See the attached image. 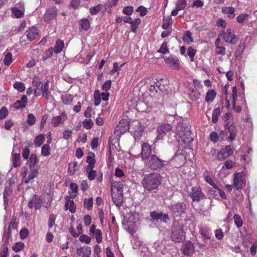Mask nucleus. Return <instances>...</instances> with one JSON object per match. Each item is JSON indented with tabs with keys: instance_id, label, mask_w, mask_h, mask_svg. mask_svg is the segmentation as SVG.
Listing matches in <instances>:
<instances>
[{
	"instance_id": "f257e3e1",
	"label": "nucleus",
	"mask_w": 257,
	"mask_h": 257,
	"mask_svg": "<svg viewBox=\"0 0 257 257\" xmlns=\"http://www.w3.org/2000/svg\"><path fill=\"white\" fill-rule=\"evenodd\" d=\"M162 177L158 173H153L146 175L143 179L142 184L148 191L156 189L161 185Z\"/></svg>"
},
{
	"instance_id": "f03ea898",
	"label": "nucleus",
	"mask_w": 257,
	"mask_h": 257,
	"mask_svg": "<svg viewBox=\"0 0 257 257\" xmlns=\"http://www.w3.org/2000/svg\"><path fill=\"white\" fill-rule=\"evenodd\" d=\"M176 130L183 142L189 143L193 141L191 137L190 126L188 124L183 121H179L177 123Z\"/></svg>"
},
{
	"instance_id": "7ed1b4c3",
	"label": "nucleus",
	"mask_w": 257,
	"mask_h": 257,
	"mask_svg": "<svg viewBox=\"0 0 257 257\" xmlns=\"http://www.w3.org/2000/svg\"><path fill=\"white\" fill-rule=\"evenodd\" d=\"M171 237L172 240L180 242L185 239L183 225L178 221L174 222L171 230Z\"/></svg>"
},
{
	"instance_id": "20e7f679",
	"label": "nucleus",
	"mask_w": 257,
	"mask_h": 257,
	"mask_svg": "<svg viewBox=\"0 0 257 257\" xmlns=\"http://www.w3.org/2000/svg\"><path fill=\"white\" fill-rule=\"evenodd\" d=\"M224 127V130L221 132L220 136L232 142L236 138L237 132L236 126L233 123L229 126H228V123H225Z\"/></svg>"
},
{
	"instance_id": "39448f33",
	"label": "nucleus",
	"mask_w": 257,
	"mask_h": 257,
	"mask_svg": "<svg viewBox=\"0 0 257 257\" xmlns=\"http://www.w3.org/2000/svg\"><path fill=\"white\" fill-rule=\"evenodd\" d=\"M166 161L160 159L156 155L151 157L145 163H146L148 167L152 170H158L162 169L165 165Z\"/></svg>"
},
{
	"instance_id": "423d86ee",
	"label": "nucleus",
	"mask_w": 257,
	"mask_h": 257,
	"mask_svg": "<svg viewBox=\"0 0 257 257\" xmlns=\"http://www.w3.org/2000/svg\"><path fill=\"white\" fill-rule=\"evenodd\" d=\"M153 150L151 146L148 143H143L142 144V151L141 157L143 161L146 162L151 157L155 154L153 153Z\"/></svg>"
},
{
	"instance_id": "0eeeda50",
	"label": "nucleus",
	"mask_w": 257,
	"mask_h": 257,
	"mask_svg": "<svg viewBox=\"0 0 257 257\" xmlns=\"http://www.w3.org/2000/svg\"><path fill=\"white\" fill-rule=\"evenodd\" d=\"M219 36H222L223 39L226 43L232 44H234L236 43V36L230 28H228L225 32H220Z\"/></svg>"
},
{
	"instance_id": "6e6552de",
	"label": "nucleus",
	"mask_w": 257,
	"mask_h": 257,
	"mask_svg": "<svg viewBox=\"0 0 257 257\" xmlns=\"http://www.w3.org/2000/svg\"><path fill=\"white\" fill-rule=\"evenodd\" d=\"M170 209L176 216H180L185 213L186 206L185 203L181 202L171 204Z\"/></svg>"
},
{
	"instance_id": "1a4fd4ad",
	"label": "nucleus",
	"mask_w": 257,
	"mask_h": 257,
	"mask_svg": "<svg viewBox=\"0 0 257 257\" xmlns=\"http://www.w3.org/2000/svg\"><path fill=\"white\" fill-rule=\"evenodd\" d=\"M191 190L192 191L190 192L189 196L191 198L193 201L199 202L204 198V195L200 187H192Z\"/></svg>"
},
{
	"instance_id": "9d476101",
	"label": "nucleus",
	"mask_w": 257,
	"mask_h": 257,
	"mask_svg": "<svg viewBox=\"0 0 257 257\" xmlns=\"http://www.w3.org/2000/svg\"><path fill=\"white\" fill-rule=\"evenodd\" d=\"M57 16V9L56 7H52L48 9L44 15L45 22L50 23L56 18Z\"/></svg>"
},
{
	"instance_id": "9b49d317",
	"label": "nucleus",
	"mask_w": 257,
	"mask_h": 257,
	"mask_svg": "<svg viewBox=\"0 0 257 257\" xmlns=\"http://www.w3.org/2000/svg\"><path fill=\"white\" fill-rule=\"evenodd\" d=\"M172 129L171 125L169 123H163L160 125L157 128L158 133L156 139H162L164 136Z\"/></svg>"
},
{
	"instance_id": "f8f14e48",
	"label": "nucleus",
	"mask_w": 257,
	"mask_h": 257,
	"mask_svg": "<svg viewBox=\"0 0 257 257\" xmlns=\"http://www.w3.org/2000/svg\"><path fill=\"white\" fill-rule=\"evenodd\" d=\"M150 216L154 220L163 221L165 223L168 222L170 219L168 214L163 212L159 213L155 211L150 213Z\"/></svg>"
},
{
	"instance_id": "ddd939ff",
	"label": "nucleus",
	"mask_w": 257,
	"mask_h": 257,
	"mask_svg": "<svg viewBox=\"0 0 257 257\" xmlns=\"http://www.w3.org/2000/svg\"><path fill=\"white\" fill-rule=\"evenodd\" d=\"M165 63L170 67L178 70L180 68V62L178 58L175 56H171L164 59Z\"/></svg>"
},
{
	"instance_id": "4468645a",
	"label": "nucleus",
	"mask_w": 257,
	"mask_h": 257,
	"mask_svg": "<svg viewBox=\"0 0 257 257\" xmlns=\"http://www.w3.org/2000/svg\"><path fill=\"white\" fill-rule=\"evenodd\" d=\"M233 153V150L230 146H227L225 148L221 149L217 154L218 158L220 160H224Z\"/></svg>"
},
{
	"instance_id": "2eb2a0df",
	"label": "nucleus",
	"mask_w": 257,
	"mask_h": 257,
	"mask_svg": "<svg viewBox=\"0 0 257 257\" xmlns=\"http://www.w3.org/2000/svg\"><path fill=\"white\" fill-rule=\"evenodd\" d=\"M234 175V186L237 190L241 189L244 185L243 175L241 173H235Z\"/></svg>"
},
{
	"instance_id": "dca6fc26",
	"label": "nucleus",
	"mask_w": 257,
	"mask_h": 257,
	"mask_svg": "<svg viewBox=\"0 0 257 257\" xmlns=\"http://www.w3.org/2000/svg\"><path fill=\"white\" fill-rule=\"evenodd\" d=\"M174 165L176 168H180L183 166L186 162V158L182 154L175 155L173 157Z\"/></svg>"
},
{
	"instance_id": "f3484780",
	"label": "nucleus",
	"mask_w": 257,
	"mask_h": 257,
	"mask_svg": "<svg viewBox=\"0 0 257 257\" xmlns=\"http://www.w3.org/2000/svg\"><path fill=\"white\" fill-rule=\"evenodd\" d=\"M111 195L115 205L118 207L121 206L123 201V193L113 191L111 192Z\"/></svg>"
},
{
	"instance_id": "a211bd4d",
	"label": "nucleus",
	"mask_w": 257,
	"mask_h": 257,
	"mask_svg": "<svg viewBox=\"0 0 257 257\" xmlns=\"http://www.w3.org/2000/svg\"><path fill=\"white\" fill-rule=\"evenodd\" d=\"M181 249L184 254L191 255L194 250V245L190 241L187 242L182 245Z\"/></svg>"
},
{
	"instance_id": "6ab92c4d",
	"label": "nucleus",
	"mask_w": 257,
	"mask_h": 257,
	"mask_svg": "<svg viewBox=\"0 0 257 257\" xmlns=\"http://www.w3.org/2000/svg\"><path fill=\"white\" fill-rule=\"evenodd\" d=\"M27 38L28 40H34L38 35V30L35 27H32L26 32Z\"/></svg>"
},
{
	"instance_id": "aec40b11",
	"label": "nucleus",
	"mask_w": 257,
	"mask_h": 257,
	"mask_svg": "<svg viewBox=\"0 0 257 257\" xmlns=\"http://www.w3.org/2000/svg\"><path fill=\"white\" fill-rule=\"evenodd\" d=\"M76 252L79 256L81 257H90L91 251L89 246L84 245L78 248Z\"/></svg>"
},
{
	"instance_id": "412c9836",
	"label": "nucleus",
	"mask_w": 257,
	"mask_h": 257,
	"mask_svg": "<svg viewBox=\"0 0 257 257\" xmlns=\"http://www.w3.org/2000/svg\"><path fill=\"white\" fill-rule=\"evenodd\" d=\"M67 119L66 115L62 113L61 115L56 116L53 117L52 119V125L54 126H57L59 124L63 123V122Z\"/></svg>"
},
{
	"instance_id": "4be33fe9",
	"label": "nucleus",
	"mask_w": 257,
	"mask_h": 257,
	"mask_svg": "<svg viewBox=\"0 0 257 257\" xmlns=\"http://www.w3.org/2000/svg\"><path fill=\"white\" fill-rule=\"evenodd\" d=\"M12 164L15 168H17L21 165V157L20 153H12Z\"/></svg>"
},
{
	"instance_id": "5701e85b",
	"label": "nucleus",
	"mask_w": 257,
	"mask_h": 257,
	"mask_svg": "<svg viewBox=\"0 0 257 257\" xmlns=\"http://www.w3.org/2000/svg\"><path fill=\"white\" fill-rule=\"evenodd\" d=\"M123 184L120 181H113L111 182V192L116 191V192L122 193Z\"/></svg>"
},
{
	"instance_id": "b1692460",
	"label": "nucleus",
	"mask_w": 257,
	"mask_h": 257,
	"mask_svg": "<svg viewBox=\"0 0 257 257\" xmlns=\"http://www.w3.org/2000/svg\"><path fill=\"white\" fill-rule=\"evenodd\" d=\"M163 80L164 79L162 78L160 81L156 79V81H153L155 86L158 89V91H160L161 92H164L167 90V87L164 84H162Z\"/></svg>"
},
{
	"instance_id": "393cba45",
	"label": "nucleus",
	"mask_w": 257,
	"mask_h": 257,
	"mask_svg": "<svg viewBox=\"0 0 257 257\" xmlns=\"http://www.w3.org/2000/svg\"><path fill=\"white\" fill-rule=\"evenodd\" d=\"M222 12L225 14H228V17L231 19L235 17L234 8L233 7H223Z\"/></svg>"
},
{
	"instance_id": "a878e982",
	"label": "nucleus",
	"mask_w": 257,
	"mask_h": 257,
	"mask_svg": "<svg viewBox=\"0 0 257 257\" xmlns=\"http://www.w3.org/2000/svg\"><path fill=\"white\" fill-rule=\"evenodd\" d=\"M38 174V172L36 169H31L29 171L28 176L24 180L26 184H28L32 180L36 178Z\"/></svg>"
},
{
	"instance_id": "bb28decb",
	"label": "nucleus",
	"mask_w": 257,
	"mask_h": 257,
	"mask_svg": "<svg viewBox=\"0 0 257 257\" xmlns=\"http://www.w3.org/2000/svg\"><path fill=\"white\" fill-rule=\"evenodd\" d=\"M64 47V44L62 40H58L56 41L54 48V52L56 54H58L62 51Z\"/></svg>"
},
{
	"instance_id": "cd10ccee",
	"label": "nucleus",
	"mask_w": 257,
	"mask_h": 257,
	"mask_svg": "<svg viewBox=\"0 0 257 257\" xmlns=\"http://www.w3.org/2000/svg\"><path fill=\"white\" fill-rule=\"evenodd\" d=\"M216 93L213 89H209L206 93L205 96V101L207 102H212L215 97Z\"/></svg>"
},
{
	"instance_id": "c85d7f7f",
	"label": "nucleus",
	"mask_w": 257,
	"mask_h": 257,
	"mask_svg": "<svg viewBox=\"0 0 257 257\" xmlns=\"http://www.w3.org/2000/svg\"><path fill=\"white\" fill-rule=\"evenodd\" d=\"M189 97L192 101H196L200 97V93L195 88H193L189 94Z\"/></svg>"
},
{
	"instance_id": "c756f323",
	"label": "nucleus",
	"mask_w": 257,
	"mask_h": 257,
	"mask_svg": "<svg viewBox=\"0 0 257 257\" xmlns=\"http://www.w3.org/2000/svg\"><path fill=\"white\" fill-rule=\"evenodd\" d=\"M33 200L34 201V207L36 209H40L42 206V200L40 198V197L38 196H37L36 195H34L33 197Z\"/></svg>"
},
{
	"instance_id": "7c9ffc66",
	"label": "nucleus",
	"mask_w": 257,
	"mask_h": 257,
	"mask_svg": "<svg viewBox=\"0 0 257 257\" xmlns=\"http://www.w3.org/2000/svg\"><path fill=\"white\" fill-rule=\"evenodd\" d=\"M220 113V109L219 107H217L213 110L212 115V121L215 123L218 120V116Z\"/></svg>"
},
{
	"instance_id": "2f4dec72",
	"label": "nucleus",
	"mask_w": 257,
	"mask_h": 257,
	"mask_svg": "<svg viewBox=\"0 0 257 257\" xmlns=\"http://www.w3.org/2000/svg\"><path fill=\"white\" fill-rule=\"evenodd\" d=\"M79 24L81 29L85 31H87L90 27V23L86 19L81 20L80 21Z\"/></svg>"
},
{
	"instance_id": "473e14b6",
	"label": "nucleus",
	"mask_w": 257,
	"mask_h": 257,
	"mask_svg": "<svg viewBox=\"0 0 257 257\" xmlns=\"http://www.w3.org/2000/svg\"><path fill=\"white\" fill-rule=\"evenodd\" d=\"M61 100L62 102L65 104H70L73 100V97L70 94H66L65 95L62 96Z\"/></svg>"
},
{
	"instance_id": "72a5a7b5",
	"label": "nucleus",
	"mask_w": 257,
	"mask_h": 257,
	"mask_svg": "<svg viewBox=\"0 0 257 257\" xmlns=\"http://www.w3.org/2000/svg\"><path fill=\"white\" fill-rule=\"evenodd\" d=\"M183 39L184 41L187 43V44H190L193 42V39L192 37V33L189 31H186V33L183 37Z\"/></svg>"
},
{
	"instance_id": "f704fd0d",
	"label": "nucleus",
	"mask_w": 257,
	"mask_h": 257,
	"mask_svg": "<svg viewBox=\"0 0 257 257\" xmlns=\"http://www.w3.org/2000/svg\"><path fill=\"white\" fill-rule=\"evenodd\" d=\"M12 11L15 17L17 18H21L23 17L24 15V10H19L16 7H14Z\"/></svg>"
},
{
	"instance_id": "c9c22d12",
	"label": "nucleus",
	"mask_w": 257,
	"mask_h": 257,
	"mask_svg": "<svg viewBox=\"0 0 257 257\" xmlns=\"http://www.w3.org/2000/svg\"><path fill=\"white\" fill-rule=\"evenodd\" d=\"M65 206L66 209H68L71 212L73 213L75 211V207L73 200H68L66 201Z\"/></svg>"
},
{
	"instance_id": "e433bc0d",
	"label": "nucleus",
	"mask_w": 257,
	"mask_h": 257,
	"mask_svg": "<svg viewBox=\"0 0 257 257\" xmlns=\"http://www.w3.org/2000/svg\"><path fill=\"white\" fill-rule=\"evenodd\" d=\"M141 20L140 18H137L132 21L131 23V31L134 32H136V30L138 28L139 25L140 24Z\"/></svg>"
},
{
	"instance_id": "4c0bfd02",
	"label": "nucleus",
	"mask_w": 257,
	"mask_h": 257,
	"mask_svg": "<svg viewBox=\"0 0 257 257\" xmlns=\"http://www.w3.org/2000/svg\"><path fill=\"white\" fill-rule=\"evenodd\" d=\"M172 24V19L171 17H168L167 18H164L163 20V25L162 28L165 30L168 29L169 27Z\"/></svg>"
},
{
	"instance_id": "58836bf2",
	"label": "nucleus",
	"mask_w": 257,
	"mask_h": 257,
	"mask_svg": "<svg viewBox=\"0 0 257 257\" xmlns=\"http://www.w3.org/2000/svg\"><path fill=\"white\" fill-rule=\"evenodd\" d=\"M32 84L35 87V88L40 89L43 87V83L39 81V77L37 76L33 77Z\"/></svg>"
},
{
	"instance_id": "ea45409f",
	"label": "nucleus",
	"mask_w": 257,
	"mask_h": 257,
	"mask_svg": "<svg viewBox=\"0 0 257 257\" xmlns=\"http://www.w3.org/2000/svg\"><path fill=\"white\" fill-rule=\"evenodd\" d=\"M94 105L97 106L100 104L101 101L100 91L98 90H95L94 93Z\"/></svg>"
},
{
	"instance_id": "a19ab883",
	"label": "nucleus",
	"mask_w": 257,
	"mask_h": 257,
	"mask_svg": "<svg viewBox=\"0 0 257 257\" xmlns=\"http://www.w3.org/2000/svg\"><path fill=\"white\" fill-rule=\"evenodd\" d=\"M94 157V154L92 152H89L86 159V162L88 164L94 165L95 163V159Z\"/></svg>"
},
{
	"instance_id": "79ce46f5",
	"label": "nucleus",
	"mask_w": 257,
	"mask_h": 257,
	"mask_svg": "<svg viewBox=\"0 0 257 257\" xmlns=\"http://www.w3.org/2000/svg\"><path fill=\"white\" fill-rule=\"evenodd\" d=\"M234 223L238 228L242 226L243 222L242 220L240 215L238 214H235L233 216Z\"/></svg>"
},
{
	"instance_id": "37998d69",
	"label": "nucleus",
	"mask_w": 257,
	"mask_h": 257,
	"mask_svg": "<svg viewBox=\"0 0 257 257\" xmlns=\"http://www.w3.org/2000/svg\"><path fill=\"white\" fill-rule=\"evenodd\" d=\"M45 140L44 136L42 135L38 136L35 139L34 143L37 147H40L44 142Z\"/></svg>"
},
{
	"instance_id": "c03bdc74",
	"label": "nucleus",
	"mask_w": 257,
	"mask_h": 257,
	"mask_svg": "<svg viewBox=\"0 0 257 257\" xmlns=\"http://www.w3.org/2000/svg\"><path fill=\"white\" fill-rule=\"evenodd\" d=\"M101 8V5H97L95 7H91L89 9L90 13L92 15H96L100 11Z\"/></svg>"
},
{
	"instance_id": "a18cd8bd",
	"label": "nucleus",
	"mask_w": 257,
	"mask_h": 257,
	"mask_svg": "<svg viewBox=\"0 0 257 257\" xmlns=\"http://www.w3.org/2000/svg\"><path fill=\"white\" fill-rule=\"evenodd\" d=\"M50 147L48 144H45L43 146L41 150L42 155L44 156H48L50 155Z\"/></svg>"
},
{
	"instance_id": "49530a36",
	"label": "nucleus",
	"mask_w": 257,
	"mask_h": 257,
	"mask_svg": "<svg viewBox=\"0 0 257 257\" xmlns=\"http://www.w3.org/2000/svg\"><path fill=\"white\" fill-rule=\"evenodd\" d=\"M25 246V244L22 242H19L15 244L12 247V249L16 252L22 250Z\"/></svg>"
},
{
	"instance_id": "de8ad7c7",
	"label": "nucleus",
	"mask_w": 257,
	"mask_h": 257,
	"mask_svg": "<svg viewBox=\"0 0 257 257\" xmlns=\"http://www.w3.org/2000/svg\"><path fill=\"white\" fill-rule=\"evenodd\" d=\"M12 55L10 52L7 53L5 56L4 62L7 66H9L12 62Z\"/></svg>"
},
{
	"instance_id": "09e8293b",
	"label": "nucleus",
	"mask_w": 257,
	"mask_h": 257,
	"mask_svg": "<svg viewBox=\"0 0 257 257\" xmlns=\"http://www.w3.org/2000/svg\"><path fill=\"white\" fill-rule=\"evenodd\" d=\"M84 205L88 210H91L93 206V198L90 197L88 199H85L84 200Z\"/></svg>"
},
{
	"instance_id": "8fccbe9b",
	"label": "nucleus",
	"mask_w": 257,
	"mask_h": 257,
	"mask_svg": "<svg viewBox=\"0 0 257 257\" xmlns=\"http://www.w3.org/2000/svg\"><path fill=\"white\" fill-rule=\"evenodd\" d=\"M9 114L7 108L5 106L2 107L0 109V119L6 118Z\"/></svg>"
},
{
	"instance_id": "3c124183",
	"label": "nucleus",
	"mask_w": 257,
	"mask_h": 257,
	"mask_svg": "<svg viewBox=\"0 0 257 257\" xmlns=\"http://www.w3.org/2000/svg\"><path fill=\"white\" fill-rule=\"evenodd\" d=\"M27 122L30 125H33L35 123L36 117L34 114L30 113L28 115Z\"/></svg>"
},
{
	"instance_id": "603ef678",
	"label": "nucleus",
	"mask_w": 257,
	"mask_h": 257,
	"mask_svg": "<svg viewBox=\"0 0 257 257\" xmlns=\"http://www.w3.org/2000/svg\"><path fill=\"white\" fill-rule=\"evenodd\" d=\"M196 51L192 47H189L187 50V54L189 56L190 61L191 62L194 61V57L196 54Z\"/></svg>"
},
{
	"instance_id": "864d4df0",
	"label": "nucleus",
	"mask_w": 257,
	"mask_h": 257,
	"mask_svg": "<svg viewBox=\"0 0 257 257\" xmlns=\"http://www.w3.org/2000/svg\"><path fill=\"white\" fill-rule=\"evenodd\" d=\"M14 87L15 89L19 90L20 92H23L25 89V87L23 83L21 82H17L14 84Z\"/></svg>"
},
{
	"instance_id": "5fc2aeb1",
	"label": "nucleus",
	"mask_w": 257,
	"mask_h": 257,
	"mask_svg": "<svg viewBox=\"0 0 257 257\" xmlns=\"http://www.w3.org/2000/svg\"><path fill=\"white\" fill-rule=\"evenodd\" d=\"M237 93L236 86H233L232 88V105L234 106L235 102L237 99Z\"/></svg>"
},
{
	"instance_id": "6e6d98bb",
	"label": "nucleus",
	"mask_w": 257,
	"mask_h": 257,
	"mask_svg": "<svg viewBox=\"0 0 257 257\" xmlns=\"http://www.w3.org/2000/svg\"><path fill=\"white\" fill-rule=\"evenodd\" d=\"M38 161V158L35 154H31L29 160L30 167H32L34 166Z\"/></svg>"
},
{
	"instance_id": "4d7b16f0",
	"label": "nucleus",
	"mask_w": 257,
	"mask_h": 257,
	"mask_svg": "<svg viewBox=\"0 0 257 257\" xmlns=\"http://www.w3.org/2000/svg\"><path fill=\"white\" fill-rule=\"evenodd\" d=\"M93 125V122L91 119H85L83 121V126L86 129H90Z\"/></svg>"
},
{
	"instance_id": "13d9d810",
	"label": "nucleus",
	"mask_w": 257,
	"mask_h": 257,
	"mask_svg": "<svg viewBox=\"0 0 257 257\" xmlns=\"http://www.w3.org/2000/svg\"><path fill=\"white\" fill-rule=\"evenodd\" d=\"M186 6V2L185 0H178L176 4V8L180 10L184 9Z\"/></svg>"
},
{
	"instance_id": "bf43d9fd",
	"label": "nucleus",
	"mask_w": 257,
	"mask_h": 257,
	"mask_svg": "<svg viewBox=\"0 0 257 257\" xmlns=\"http://www.w3.org/2000/svg\"><path fill=\"white\" fill-rule=\"evenodd\" d=\"M95 236L96 239V241L98 243H100L102 242V233L100 229H97L95 232Z\"/></svg>"
},
{
	"instance_id": "052dcab7",
	"label": "nucleus",
	"mask_w": 257,
	"mask_h": 257,
	"mask_svg": "<svg viewBox=\"0 0 257 257\" xmlns=\"http://www.w3.org/2000/svg\"><path fill=\"white\" fill-rule=\"evenodd\" d=\"M133 10H134V8L133 7L126 6L123 8V9L122 10V13L124 14L129 16L132 14V13L133 12Z\"/></svg>"
},
{
	"instance_id": "680f3d73",
	"label": "nucleus",
	"mask_w": 257,
	"mask_h": 257,
	"mask_svg": "<svg viewBox=\"0 0 257 257\" xmlns=\"http://www.w3.org/2000/svg\"><path fill=\"white\" fill-rule=\"evenodd\" d=\"M136 11L138 12H140V16H142V17H143L144 16H145L147 14V9L146 8H145L144 7L142 6H140L139 7H138Z\"/></svg>"
},
{
	"instance_id": "e2e57ef3",
	"label": "nucleus",
	"mask_w": 257,
	"mask_h": 257,
	"mask_svg": "<svg viewBox=\"0 0 257 257\" xmlns=\"http://www.w3.org/2000/svg\"><path fill=\"white\" fill-rule=\"evenodd\" d=\"M20 236L22 239H24L27 237L29 235V231L27 228H23L21 230Z\"/></svg>"
},
{
	"instance_id": "0e129e2a",
	"label": "nucleus",
	"mask_w": 257,
	"mask_h": 257,
	"mask_svg": "<svg viewBox=\"0 0 257 257\" xmlns=\"http://www.w3.org/2000/svg\"><path fill=\"white\" fill-rule=\"evenodd\" d=\"M77 162H74L73 163H72V166L71 167L70 166V164L69 165V171L70 172V173L71 174H74V173L77 170H78V168H77Z\"/></svg>"
},
{
	"instance_id": "69168bd1",
	"label": "nucleus",
	"mask_w": 257,
	"mask_h": 257,
	"mask_svg": "<svg viewBox=\"0 0 257 257\" xmlns=\"http://www.w3.org/2000/svg\"><path fill=\"white\" fill-rule=\"evenodd\" d=\"M168 52V49H167V44L166 43H163L160 49L158 50V52L162 54H166Z\"/></svg>"
},
{
	"instance_id": "338daca9",
	"label": "nucleus",
	"mask_w": 257,
	"mask_h": 257,
	"mask_svg": "<svg viewBox=\"0 0 257 257\" xmlns=\"http://www.w3.org/2000/svg\"><path fill=\"white\" fill-rule=\"evenodd\" d=\"M111 81L109 80H107L102 85V89L103 90L107 91V90H108L110 89V88L111 87Z\"/></svg>"
},
{
	"instance_id": "774afa93",
	"label": "nucleus",
	"mask_w": 257,
	"mask_h": 257,
	"mask_svg": "<svg viewBox=\"0 0 257 257\" xmlns=\"http://www.w3.org/2000/svg\"><path fill=\"white\" fill-rule=\"evenodd\" d=\"M248 15L246 13L242 14L239 15L237 17V21L239 23H242L245 20L246 18L248 17Z\"/></svg>"
}]
</instances>
